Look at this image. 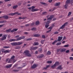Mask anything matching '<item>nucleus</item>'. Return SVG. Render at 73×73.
Returning a JSON list of instances; mask_svg holds the SVG:
<instances>
[{"instance_id": "obj_55", "label": "nucleus", "mask_w": 73, "mask_h": 73, "mask_svg": "<svg viewBox=\"0 0 73 73\" xmlns=\"http://www.w3.org/2000/svg\"><path fill=\"white\" fill-rule=\"evenodd\" d=\"M42 37L43 38H45V35H42Z\"/></svg>"}, {"instance_id": "obj_25", "label": "nucleus", "mask_w": 73, "mask_h": 73, "mask_svg": "<svg viewBox=\"0 0 73 73\" xmlns=\"http://www.w3.org/2000/svg\"><path fill=\"white\" fill-rule=\"evenodd\" d=\"M56 67V65L55 64L53 65H52L51 66V67L52 68V69H53V68H55Z\"/></svg>"}, {"instance_id": "obj_10", "label": "nucleus", "mask_w": 73, "mask_h": 73, "mask_svg": "<svg viewBox=\"0 0 73 73\" xmlns=\"http://www.w3.org/2000/svg\"><path fill=\"white\" fill-rule=\"evenodd\" d=\"M11 45L13 46L17 45V42H13L11 43Z\"/></svg>"}, {"instance_id": "obj_52", "label": "nucleus", "mask_w": 73, "mask_h": 73, "mask_svg": "<svg viewBox=\"0 0 73 73\" xmlns=\"http://www.w3.org/2000/svg\"><path fill=\"white\" fill-rule=\"evenodd\" d=\"M69 46V44L66 45L64 46V47H68Z\"/></svg>"}, {"instance_id": "obj_43", "label": "nucleus", "mask_w": 73, "mask_h": 73, "mask_svg": "<svg viewBox=\"0 0 73 73\" xmlns=\"http://www.w3.org/2000/svg\"><path fill=\"white\" fill-rule=\"evenodd\" d=\"M52 62L51 61H48L47 62V63H48V64H51Z\"/></svg>"}, {"instance_id": "obj_45", "label": "nucleus", "mask_w": 73, "mask_h": 73, "mask_svg": "<svg viewBox=\"0 0 73 73\" xmlns=\"http://www.w3.org/2000/svg\"><path fill=\"white\" fill-rule=\"evenodd\" d=\"M13 71L14 72H18L19 70H13Z\"/></svg>"}, {"instance_id": "obj_2", "label": "nucleus", "mask_w": 73, "mask_h": 73, "mask_svg": "<svg viewBox=\"0 0 73 73\" xmlns=\"http://www.w3.org/2000/svg\"><path fill=\"white\" fill-rule=\"evenodd\" d=\"M7 37V35H4L2 36V38L1 39V40H5Z\"/></svg>"}, {"instance_id": "obj_12", "label": "nucleus", "mask_w": 73, "mask_h": 73, "mask_svg": "<svg viewBox=\"0 0 73 73\" xmlns=\"http://www.w3.org/2000/svg\"><path fill=\"white\" fill-rule=\"evenodd\" d=\"M49 66H50V65H48L46 66V67L44 68H43V70H46V69H47L48 68H49Z\"/></svg>"}, {"instance_id": "obj_29", "label": "nucleus", "mask_w": 73, "mask_h": 73, "mask_svg": "<svg viewBox=\"0 0 73 73\" xmlns=\"http://www.w3.org/2000/svg\"><path fill=\"white\" fill-rule=\"evenodd\" d=\"M58 69H59L61 70V69H62V68L61 67V66H59L58 67Z\"/></svg>"}, {"instance_id": "obj_40", "label": "nucleus", "mask_w": 73, "mask_h": 73, "mask_svg": "<svg viewBox=\"0 0 73 73\" xmlns=\"http://www.w3.org/2000/svg\"><path fill=\"white\" fill-rule=\"evenodd\" d=\"M17 7H18V6L17 5L14 6L13 7V9H15V8H16Z\"/></svg>"}, {"instance_id": "obj_51", "label": "nucleus", "mask_w": 73, "mask_h": 73, "mask_svg": "<svg viewBox=\"0 0 73 73\" xmlns=\"http://www.w3.org/2000/svg\"><path fill=\"white\" fill-rule=\"evenodd\" d=\"M47 13L46 12H44L42 13L43 15H46Z\"/></svg>"}, {"instance_id": "obj_17", "label": "nucleus", "mask_w": 73, "mask_h": 73, "mask_svg": "<svg viewBox=\"0 0 73 73\" xmlns=\"http://www.w3.org/2000/svg\"><path fill=\"white\" fill-rule=\"evenodd\" d=\"M13 61V60L11 59H9V61L8 62V63H11V62H12Z\"/></svg>"}, {"instance_id": "obj_4", "label": "nucleus", "mask_w": 73, "mask_h": 73, "mask_svg": "<svg viewBox=\"0 0 73 73\" xmlns=\"http://www.w3.org/2000/svg\"><path fill=\"white\" fill-rule=\"evenodd\" d=\"M37 48H38V47L36 46L34 47H31L30 50H36Z\"/></svg>"}, {"instance_id": "obj_6", "label": "nucleus", "mask_w": 73, "mask_h": 73, "mask_svg": "<svg viewBox=\"0 0 73 73\" xmlns=\"http://www.w3.org/2000/svg\"><path fill=\"white\" fill-rule=\"evenodd\" d=\"M15 56H12V57L11 58V59L13 61V62L14 63V62H15L16 61H15Z\"/></svg>"}, {"instance_id": "obj_3", "label": "nucleus", "mask_w": 73, "mask_h": 73, "mask_svg": "<svg viewBox=\"0 0 73 73\" xmlns=\"http://www.w3.org/2000/svg\"><path fill=\"white\" fill-rule=\"evenodd\" d=\"M24 53L25 54V55H26L28 53H30V52L29 50H26L24 51Z\"/></svg>"}, {"instance_id": "obj_8", "label": "nucleus", "mask_w": 73, "mask_h": 73, "mask_svg": "<svg viewBox=\"0 0 73 73\" xmlns=\"http://www.w3.org/2000/svg\"><path fill=\"white\" fill-rule=\"evenodd\" d=\"M48 29H50V30L46 32V33H49L51 31V30L52 29V27H50L48 28Z\"/></svg>"}, {"instance_id": "obj_13", "label": "nucleus", "mask_w": 73, "mask_h": 73, "mask_svg": "<svg viewBox=\"0 0 73 73\" xmlns=\"http://www.w3.org/2000/svg\"><path fill=\"white\" fill-rule=\"evenodd\" d=\"M18 13V12H16L14 13H10L9 14V15H11V16H13V15H16V14H17Z\"/></svg>"}, {"instance_id": "obj_47", "label": "nucleus", "mask_w": 73, "mask_h": 73, "mask_svg": "<svg viewBox=\"0 0 73 73\" xmlns=\"http://www.w3.org/2000/svg\"><path fill=\"white\" fill-rule=\"evenodd\" d=\"M29 40H32V38H29L27 39V41H29Z\"/></svg>"}, {"instance_id": "obj_59", "label": "nucleus", "mask_w": 73, "mask_h": 73, "mask_svg": "<svg viewBox=\"0 0 73 73\" xmlns=\"http://www.w3.org/2000/svg\"><path fill=\"white\" fill-rule=\"evenodd\" d=\"M9 60V58H8L7 59H6L5 60L6 62H7Z\"/></svg>"}, {"instance_id": "obj_30", "label": "nucleus", "mask_w": 73, "mask_h": 73, "mask_svg": "<svg viewBox=\"0 0 73 73\" xmlns=\"http://www.w3.org/2000/svg\"><path fill=\"white\" fill-rule=\"evenodd\" d=\"M21 40V37H20L16 39V41H19L20 40Z\"/></svg>"}, {"instance_id": "obj_27", "label": "nucleus", "mask_w": 73, "mask_h": 73, "mask_svg": "<svg viewBox=\"0 0 73 73\" xmlns=\"http://www.w3.org/2000/svg\"><path fill=\"white\" fill-rule=\"evenodd\" d=\"M44 57V55L43 54H41L40 56H39L38 57L39 58H42Z\"/></svg>"}, {"instance_id": "obj_14", "label": "nucleus", "mask_w": 73, "mask_h": 73, "mask_svg": "<svg viewBox=\"0 0 73 73\" xmlns=\"http://www.w3.org/2000/svg\"><path fill=\"white\" fill-rule=\"evenodd\" d=\"M70 0H67L66 2V4H70Z\"/></svg>"}, {"instance_id": "obj_44", "label": "nucleus", "mask_w": 73, "mask_h": 73, "mask_svg": "<svg viewBox=\"0 0 73 73\" xmlns=\"http://www.w3.org/2000/svg\"><path fill=\"white\" fill-rule=\"evenodd\" d=\"M64 51V49L63 48V49L60 50V52H63Z\"/></svg>"}, {"instance_id": "obj_46", "label": "nucleus", "mask_w": 73, "mask_h": 73, "mask_svg": "<svg viewBox=\"0 0 73 73\" xmlns=\"http://www.w3.org/2000/svg\"><path fill=\"white\" fill-rule=\"evenodd\" d=\"M42 48H40V49H39V51L40 52H41L42 51Z\"/></svg>"}, {"instance_id": "obj_38", "label": "nucleus", "mask_w": 73, "mask_h": 73, "mask_svg": "<svg viewBox=\"0 0 73 73\" xmlns=\"http://www.w3.org/2000/svg\"><path fill=\"white\" fill-rule=\"evenodd\" d=\"M19 19H25V17H23L22 18L21 17H20Z\"/></svg>"}, {"instance_id": "obj_39", "label": "nucleus", "mask_w": 73, "mask_h": 73, "mask_svg": "<svg viewBox=\"0 0 73 73\" xmlns=\"http://www.w3.org/2000/svg\"><path fill=\"white\" fill-rule=\"evenodd\" d=\"M71 14H72V12H69L68 13V16H70V15Z\"/></svg>"}, {"instance_id": "obj_41", "label": "nucleus", "mask_w": 73, "mask_h": 73, "mask_svg": "<svg viewBox=\"0 0 73 73\" xmlns=\"http://www.w3.org/2000/svg\"><path fill=\"white\" fill-rule=\"evenodd\" d=\"M3 48H9L10 47L9 46H3Z\"/></svg>"}, {"instance_id": "obj_42", "label": "nucleus", "mask_w": 73, "mask_h": 73, "mask_svg": "<svg viewBox=\"0 0 73 73\" xmlns=\"http://www.w3.org/2000/svg\"><path fill=\"white\" fill-rule=\"evenodd\" d=\"M64 28V24L60 28V29H63Z\"/></svg>"}, {"instance_id": "obj_15", "label": "nucleus", "mask_w": 73, "mask_h": 73, "mask_svg": "<svg viewBox=\"0 0 73 73\" xmlns=\"http://www.w3.org/2000/svg\"><path fill=\"white\" fill-rule=\"evenodd\" d=\"M18 30V29H14L11 31V32H13L14 31H17Z\"/></svg>"}, {"instance_id": "obj_16", "label": "nucleus", "mask_w": 73, "mask_h": 73, "mask_svg": "<svg viewBox=\"0 0 73 73\" xmlns=\"http://www.w3.org/2000/svg\"><path fill=\"white\" fill-rule=\"evenodd\" d=\"M12 66V64H11L10 65L7 66H6V68H11Z\"/></svg>"}, {"instance_id": "obj_28", "label": "nucleus", "mask_w": 73, "mask_h": 73, "mask_svg": "<svg viewBox=\"0 0 73 73\" xmlns=\"http://www.w3.org/2000/svg\"><path fill=\"white\" fill-rule=\"evenodd\" d=\"M68 4H66L64 5V8L65 9H67V7H68Z\"/></svg>"}, {"instance_id": "obj_11", "label": "nucleus", "mask_w": 73, "mask_h": 73, "mask_svg": "<svg viewBox=\"0 0 73 73\" xmlns=\"http://www.w3.org/2000/svg\"><path fill=\"white\" fill-rule=\"evenodd\" d=\"M62 37H60L59 36L58 37V41H60L61 40H62Z\"/></svg>"}, {"instance_id": "obj_7", "label": "nucleus", "mask_w": 73, "mask_h": 73, "mask_svg": "<svg viewBox=\"0 0 73 73\" xmlns=\"http://www.w3.org/2000/svg\"><path fill=\"white\" fill-rule=\"evenodd\" d=\"M9 42H12L13 41H16V39H11L9 40Z\"/></svg>"}, {"instance_id": "obj_60", "label": "nucleus", "mask_w": 73, "mask_h": 73, "mask_svg": "<svg viewBox=\"0 0 73 73\" xmlns=\"http://www.w3.org/2000/svg\"><path fill=\"white\" fill-rule=\"evenodd\" d=\"M17 37H19V35H17L15 37V38H17Z\"/></svg>"}, {"instance_id": "obj_31", "label": "nucleus", "mask_w": 73, "mask_h": 73, "mask_svg": "<svg viewBox=\"0 0 73 73\" xmlns=\"http://www.w3.org/2000/svg\"><path fill=\"white\" fill-rule=\"evenodd\" d=\"M51 53V52L49 51H48L47 53V54H48V55H50Z\"/></svg>"}, {"instance_id": "obj_57", "label": "nucleus", "mask_w": 73, "mask_h": 73, "mask_svg": "<svg viewBox=\"0 0 73 73\" xmlns=\"http://www.w3.org/2000/svg\"><path fill=\"white\" fill-rule=\"evenodd\" d=\"M67 24H68V22H66L64 24V26H65V25H67Z\"/></svg>"}, {"instance_id": "obj_37", "label": "nucleus", "mask_w": 73, "mask_h": 73, "mask_svg": "<svg viewBox=\"0 0 73 73\" xmlns=\"http://www.w3.org/2000/svg\"><path fill=\"white\" fill-rule=\"evenodd\" d=\"M31 31H36V29L35 28H33L31 29Z\"/></svg>"}, {"instance_id": "obj_49", "label": "nucleus", "mask_w": 73, "mask_h": 73, "mask_svg": "<svg viewBox=\"0 0 73 73\" xmlns=\"http://www.w3.org/2000/svg\"><path fill=\"white\" fill-rule=\"evenodd\" d=\"M69 58L70 60H73V58L72 57H70Z\"/></svg>"}, {"instance_id": "obj_50", "label": "nucleus", "mask_w": 73, "mask_h": 73, "mask_svg": "<svg viewBox=\"0 0 73 73\" xmlns=\"http://www.w3.org/2000/svg\"><path fill=\"white\" fill-rule=\"evenodd\" d=\"M21 39H23V38H25V36H21L20 37Z\"/></svg>"}, {"instance_id": "obj_62", "label": "nucleus", "mask_w": 73, "mask_h": 73, "mask_svg": "<svg viewBox=\"0 0 73 73\" xmlns=\"http://www.w3.org/2000/svg\"><path fill=\"white\" fill-rule=\"evenodd\" d=\"M35 25V23H33L31 24V25L32 26V25Z\"/></svg>"}, {"instance_id": "obj_20", "label": "nucleus", "mask_w": 73, "mask_h": 73, "mask_svg": "<svg viewBox=\"0 0 73 73\" xmlns=\"http://www.w3.org/2000/svg\"><path fill=\"white\" fill-rule=\"evenodd\" d=\"M23 44L22 42H17V45H21V44Z\"/></svg>"}, {"instance_id": "obj_58", "label": "nucleus", "mask_w": 73, "mask_h": 73, "mask_svg": "<svg viewBox=\"0 0 73 73\" xmlns=\"http://www.w3.org/2000/svg\"><path fill=\"white\" fill-rule=\"evenodd\" d=\"M66 53H69V50H68L66 51Z\"/></svg>"}, {"instance_id": "obj_61", "label": "nucleus", "mask_w": 73, "mask_h": 73, "mask_svg": "<svg viewBox=\"0 0 73 73\" xmlns=\"http://www.w3.org/2000/svg\"><path fill=\"white\" fill-rule=\"evenodd\" d=\"M48 1L49 3H51L52 1V0H49Z\"/></svg>"}, {"instance_id": "obj_5", "label": "nucleus", "mask_w": 73, "mask_h": 73, "mask_svg": "<svg viewBox=\"0 0 73 73\" xmlns=\"http://www.w3.org/2000/svg\"><path fill=\"white\" fill-rule=\"evenodd\" d=\"M37 64H34L33 66H31V68L32 69H34V68H36L37 66Z\"/></svg>"}, {"instance_id": "obj_9", "label": "nucleus", "mask_w": 73, "mask_h": 73, "mask_svg": "<svg viewBox=\"0 0 73 73\" xmlns=\"http://www.w3.org/2000/svg\"><path fill=\"white\" fill-rule=\"evenodd\" d=\"M3 52L5 53H9L10 52V50H6L4 51Z\"/></svg>"}, {"instance_id": "obj_48", "label": "nucleus", "mask_w": 73, "mask_h": 73, "mask_svg": "<svg viewBox=\"0 0 73 73\" xmlns=\"http://www.w3.org/2000/svg\"><path fill=\"white\" fill-rule=\"evenodd\" d=\"M36 8V7L35 6H33L31 7V9H34V8Z\"/></svg>"}, {"instance_id": "obj_33", "label": "nucleus", "mask_w": 73, "mask_h": 73, "mask_svg": "<svg viewBox=\"0 0 73 73\" xmlns=\"http://www.w3.org/2000/svg\"><path fill=\"white\" fill-rule=\"evenodd\" d=\"M40 24V22L39 21L36 22L35 24L36 25H38Z\"/></svg>"}, {"instance_id": "obj_18", "label": "nucleus", "mask_w": 73, "mask_h": 73, "mask_svg": "<svg viewBox=\"0 0 73 73\" xmlns=\"http://www.w3.org/2000/svg\"><path fill=\"white\" fill-rule=\"evenodd\" d=\"M7 21H0V24L2 23H6Z\"/></svg>"}, {"instance_id": "obj_35", "label": "nucleus", "mask_w": 73, "mask_h": 73, "mask_svg": "<svg viewBox=\"0 0 73 73\" xmlns=\"http://www.w3.org/2000/svg\"><path fill=\"white\" fill-rule=\"evenodd\" d=\"M57 42V40H55L52 43V44L53 45H54V44L55 43H56V42Z\"/></svg>"}, {"instance_id": "obj_53", "label": "nucleus", "mask_w": 73, "mask_h": 73, "mask_svg": "<svg viewBox=\"0 0 73 73\" xmlns=\"http://www.w3.org/2000/svg\"><path fill=\"white\" fill-rule=\"evenodd\" d=\"M61 43H58L56 45H61Z\"/></svg>"}, {"instance_id": "obj_24", "label": "nucleus", "mask_w": 73, "mask_h": 73, "mask_svg": "<svg viewBox=\"0 0 73 73\" xmlns=\"http://www.w3.org/2000/svg\"><path fill=\"white\" fill-rule=\"evenodd\" d=\"M40 35L39 34H35L34 35V37H39Z\"/></svg>"}, {"instance_id": "obj_23", "label": "nucleus", "mask_w": 73, "mask_h": 73, "mask_svg": "<svg viewBox=\"0 0 73 73\" xmlns=\"http://www.w3.org/2000/svg\"><path fill=\"white\" fill-rule=\"evenodd\" d=\"M26 56H28V57H31V54L29 53L27 54L26 55Z\"/></svg>"}, {"instance_id": "obj_64", "label": "nucleus", "mask_w": 73, "mask_h": 73, "mask_svg": "<svg viewBox=\"0 0 73 73\" xmlns=\"http://www.w3.org/2000/svg\"><path fill=\"white\" fill-rule=\"evenodd\" d=\"M55 20H56V19L55 18H54L53 19V21H54Z\"/></svg>"}, {"instance_id": "obj_26", "label": "nucleus", "mask_w": 73, "mask_h": 73, "mask_svg": "<svg viewBox=\"0 0 73 73\" xmlns=\"http://www.w3.org/2000/svg\"><path fill=\"white\" fill-rule=\"evenodd\" d=\"M38 11L37 9H32L31 10V11L32 12H35V11Z\"/></svg>"}, {"instance_id": "obj_56", "label": "nucleus", "mask_w": 73, "mask_h": 73, "mask_svg": "<svg viewBox=\"0 0 73 73\" xmlns=\"http://www.w3.org/2000/svg\"><path fill=\"white\" fill-rule=\"evenodd\" d=\"M40 3L42 4H43V5H45V4H46V3H44L42 2H41Z\"/></svg>"}, {"instance_id": "obj_21", "label": "nucleus", "mask_w": 73, "mask_h": 73, "mask_svg": "<svg viewBox=\"0 0 73 73\" xmlns=\"http://www.w3.org/2000/svg\"><path fill=\"white\" fill-rule=\"evenodd\" d=\"M55 64L56 66H58V65L60 64V63H59V62H56L55 63Z\"/></svg>"}, {"instance_id": "obj_19", "label": "nucleus", "mask_w": 73, "mask_h": 73, "mask_svg": "<svg viewBox=\"0 0 73 73\" xmlns=\"http://www.w3.org/2000/svg\"><path fill=\"white\" fill-rule=\"evenodd\" d=\"M2 17L3 18H4V19H7L8 18V16H4Z\"/></svg>"}, {"instance_id": "obj_34", "label": "nucleus", "mask_w": 73, "mask_h": 73, "mask_svg": "<svg viewBox=\"0 0 73 73\" xmlns=\"http://www.w3.org/2000/svg\"><path fill=\"white\" fill-rule=\"evenodd\" d=\"M38 45V43L37 42H34V45Z\"/></svg>"}, {"instance_id": "obj_36", "label": "nucleus", "mask_w": 73, "mask_h": 73, "mask_svg": "<svg viewBox=\"0 0 73 73\" xmlns=\"http://www.w3.org/2000/svg\"><path fill=\"white\" fill-rule=\"evenodd\" d=\"M45 41V40H42L41 41V42L42 44H44V42Z\"/></svg>"}, {"instance_id": "obj_54", "label": "nucleus", "mask_w": 73, "mask_h": 73, "mask_svg": "<svg viewBox=\"0 0 73 73\" xmlns=\"http://www.w3.org/2000/svg\"><path fill=\"white\" fill-rule=\"evenodd\" d=\"M58 32H57V31H56L54 33V34H55V35L56 34H58Z\"/></svg>"}, {"instance_id": "obj_1", "label": "nucleus", "mask_w": 73, "mask_h": 73, "mask_svg": "<svg viewBox=\"0 0 73 73\" xmlns=\"http://www.w3.org/2000/svg\"><path fill=\"white\" fill-rule=\"evenodd\" d=\"M49 16V15H48L47 16V21L46 23V24L45 25V28H48V27H49V24L50 22V21H51L52 19L54 17V16L53 15H51L50 16L49 18H48Z\"/></svg>"}, {"instance_id": "obj_32", "label": "nucleus", "mask_w": 73, "mask_h": 73, "mask_svg": "<svg viewBox=\"0 0 73 73\" xmlns=\"http://www.w3.org/2000/svg\"><path fill=\"white\" fill-rule=\"evenodd\" d=\"M11 29H9L8 30H7L6 31V32H10V31H11Z\"/></svg>"}, {"instance_id": "obj_22", "label": "nucleus", "mask_w": 73, "mask_h": 73, "mask_svg": "<svg viewBox=\"0 0 73 73\" xmlns=\"http://www.w3.org/2000/svg\"><path fill=\"white\" fill-rule=\"evenodd\" d=\"M60 5V2L57 3L55 4V6H58Z\"/></svg>"}, {"instance_id": "obj_63", "label": "nucleus", "mask_w": 73, "mask_h": 73, "mask_svg": "<svg viewBox=\"0 0 73 73\" xmlns=\"http://www.w3.org/2000/svg\"><path fill=\"white\" fill-rule=\"evenodd\" d=\"M71 5H73V1H72L71 3Z\"/></svg>"}]
</instances>
